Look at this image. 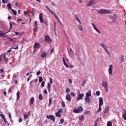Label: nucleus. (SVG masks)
Returning <instances> with one entry per match:
<instances>
[{
    "instance_id": "obj_1",
    "label": "nucleus",
    "mask_w": 126,
    "mask_h": 126,
    "mask_svg": "<svg viewBox=\"0 0 126 126\" xmlns=\"http://www.w3.org/2000/svg\"><path fill=\"white\" fill-rule=\"evenodd\" d=\"M89 97H90V98H92V94H91V90H89L88 92L86 93L85 101V102L87 103V104H93V100L89 98Z\"/></svg>"
},
{
    "instance_id": "obj_2",
    "label": "nucleus",
    "mask_w": 126,
    "mask_h": 126,
    "mask_svg": "<svg viewBox=\"0 0 126 126\" xmlns=\"http://www.w3.org/2000/svg\"><path fill=\"white\" fill-rule=\"evenodd\" d=\"M101 47L103 48V49L104 50V52L108 55L109 57H111V52H110V50L108 49V47H107V45H106L104 43L100 44Z\"/></svg>"
},
{
    "instance_id": "obj_3",
    "label": "nucleus",
    "mask_w": 126,
    "mask_h": 126,
    "mask_svg": "<svg viewBox=\"0 0 126 126\" xmlns=\"http://www.w3.org/2000/svg\"><path fill=\"white\" fill-rule=\"evenodd\" d=\"M111 12H112L111 11L105 9H99L97 11L98 14H108L109 13H111Z\"/></svg>"
},
{
    "instance_id": "obj_4",
    "label": "nucleus",
    "mask_w": 126,
    "mask_h": 126,
    "mask_svg": "<svg viewBox=\"0 0 126 126\" xmlns=\"http://www.w3.org/2000/svg\"><path fill=\"white\" fill-rule=\"evenodd\" d=\"M45 7H46V8H47V9H48L49 10V11H50V13H51V14L54 15V17L55 18H56L57 19V20H58L59 22L62 25V22H61L60 19L59 18V17L57 15V14H56L55 12H54V11H52V10L50 9V8H49V7H48L47 6H45Z\"/></svg>"
},
{
    "instance_id": "obj_5",
    "label": "nucleus",
    "mask_w": 126,
    "mask_h": 126,
    "mask_svg": "<svg viewBox=\"0 0 126 126\" xmlns=\"http://www.w3.org/2000/svg\"><path fill=\"white\" fill-rule=\"evenodd\" d=\"M73 112L75 114H78L79 113H82V112H83V107H81V106H79L77 108H74Z\"/></svg>"
},
{
    "instance_id": "obj_6",
    "label": "nucleus",
    "mask_w": 126,
    "mask_h": 126,
    "mask_svg": "<svg viewBox=\"0 0 126 126\" xmlns=\"http://www.w3.org/2000/svg\"><path fill=\"white\" fill-rule=\"evenodd\" d=\"M101 85L104 88L106 92H109V90L108 89V82L107 81H102Z\"/></svg>"
},
{
    "instance_id": "obj_7",
    "label": "nucleus",
    "mask_w": 126,
    "mask_h": 126,
    "mask_svg": "<svg viewBox=\"0 0 126 126\" xmlns=\"http://www.w3.org/2000/svg\"><path fill=\"white\" fill-rule=\"evenodd\" d=\"M39 18L40 23H44L45 25H48V23L47 22V21H44V20L43 19V14H39Z\"/></svg>"
},
{
    "instance_id": "obj_8",
    "label": "nucleus",
    "mask_w": 126,
    "mask_h": 126,
    "mask_svg": "<svg viewBox=\"0 0 126 126\" xmlns=\"http://www.w3.org/2000/svg\"><path fill=\"white\" fill-rule=\"evenodd\" d=\"M45 41L46 43H51L52 42V40H51V38H50V35L49 34H47L45 36Z\"/></svg>"
},
{
    "instance_id": "obj_9",
    "label": "nucleus",
    "mask_w": 126,
    "mask_h": 126,
    "mask_svg": "<svg viewBox=\"0 0 126 126\" xmlns=\"http://www.w3.org/2000/svg\"><path fill=\"white\" fill-rule=\"evenodd\" d=\"M113 68H114L113 64H111L108 68V73L110 75H112V74H113Z\"/></svg>"
},
{
    "instance_id": "obj_10",
    "label": "nucleus",
    "mask_w": 126,
    "mask_h": 126,
    "mask_svg": "<svg viewBox=\"0 0 126 126\" xmlns=\"http://www.w3.org/2000/svg\"><path fill=\"white\" fill-rule=\"evenodd\" d=\"M84 96V94H79L78 96L76 98V101H79V100H81L83 98Z\"/></svg>"
},
{
    "instance_id": "obj_11",
    "label": "nucleus",
    "mask_w": 126,
    "mask_h": 126,
    "mask_svg": "<svg viewBox=\"0 0 126 126\" xmlns=\"http://www.w3.org/2000/svg\"><path fill=\"white\" fill-rule=\"evenodd\" d=\"M47 119H49V120H51L53 122H55V116L53 115H50L49 116H46Z\"/></svg>"
},
{
    "instance_id": "obj_12",
    "label": "nucleus",
    "mask_w": 126,
    "mask_h": 126,
    "mask_svg": "<svg viewBox=\"0 0 126 126\" xmlns=\"http://www.w3.org/2000/svg\"><path fill=\"white\" fill-rule=\"evenodd\" d=\"M94 3H95V1H94L93 0H91L87 4V6H91L92 5H94Z\"/></svg>"
},
{
    "instance_id": "obj_13",
    "label": "nucleus",
    "mask_w": 126,
    "mask_h": 126,
    "mask_svg": "<svg viewBox=\"0 0 126 126\" xmlns=\"http://www.w3.org/2000/svg\"><path fill=\"white\" fill-rule=\"evenodd\" d=\"M34 49H40L41 48V45L39 43L35 42L33 45Z\"/></svg>"
},
{
    "instance_id": "obj_14",
    "label": "nucleus",
    "mask_w": 126,
    "mask_h": 126,
    "mask_svg": "<svg viewBox=\"0 0 126 126\" xmlns=\"http://www.w3.org/2000/svg\"><path fill=\"white\" fill-rule=\"evenodd\" d=\"M47 56V53H46V52L45 51H42L41 53V55H40V57L41 58H42V59H44V58H46V56Z\"/></svg>"
},
{
    "instance_id": "obj_15",
    "label": "nucleus",
    "mask_w": 126,
    "mask_h": 126,
    "mask_svg": "<svg viewBox=\"0 0 126 126\" xmlns=\"http://www.w3.org/2000/svg\"><path fill=\"white\" fill-rule=\"evenodd\" d=\"M99 104L98 106H102L104 104L103 101V97H99Z\"/></svg>"
},
{
    "instance_id": "obj_16",
    "label": "nucleus",
    "mask_w": 126,
    "mask_h": 126,
    "mask_svg": "<svg viewBox=\"0 0 126 126\" xmlns=\"http://www.w3.org/2000/svg\"><path fill=\"white\" fill-rule=\"evenodd\" d=\"M34 31L37 32V31H38V23H37L36 21H34Z\"/></svg>"
},
{
    "instance_id": "obj_17",
    "label": "nucleus",
    "mask_w": 126,
    "mask_h": 126,
    "mask_svg": "<svg viewBox=\"0 0 126 126\" xmlns=\"http://www.w3.org/2000/svg\"><path fill=\"white\" fill-rule=\"evenodd\" d=\"M9 32V31L4 32L0 30V37H2V36H4V35H6V34H7V33H8Z\"/></svg>"
},
{
    "instance_id": "obj_18",
    "label": "nucleus",
    "mask_w": 126,
    "mask_h": 126,
    "mask_svg": "<svg viewBox=\"0 0 126 126\" xmlns=\"http://www.w3.org/2000/svg\"><path fill=\"white\" fill-rule=\"evenodd\" d=\"M3 61L5 63H8V59L6 58V56H5V53L3 54Z\"/></svg>"
},
{
    "instance_id": "obj_19",
    "label": "nucleus",
    "mask_w": 126,
    "mask_h": 126,
    "mask_svg": "<svg viewBox=\"0 0 126 126\" xmlns=\"http://www.w3.org/2000/svg\"><path fill=\"white\" fill-rule=\"evenodd\" d=\"M92 25L94 29V30H95V31H96V32H97V33H98L99 34H100V31H99V30H97V28H96V26H95V25H94V23H92Z\"/></svg>"
},
{
    "instance_id": "obj_20",
    "label": "nucleus",
    "mask_w": 126,
    "mask_h": 126,
    "mask_svg": "<svg viewBox=\"0 0 126 126\" xmlns=\"http://www.w3.org/2000/svg\"><path fill=\"white\" fill-rule=\"evenodd\" d=\"M92 25L94 29V30H95V31H96V32H97V33H98L99 34H100V31H99V30H97V28H96V26H95V25H94V23H92Z\"/></svg>"
},
{
    "instance_id": "obj_21",
    "label": "nucleus",
    "mask_w": 126,
    "mask_h": 126,
    "mask_svg": "<svg viewBox=\"0 0 126 126\" xmlns=\"http://www.w3.org/2000/svg\"><path fill=\"white\" fill-rule=\"evenodd\" d=\"M92 25L94 29V30H95V31H96V32H97V33H98L99 34H100V31H99V30H97V28H96V26H95V25H94V23H92Z\"/></svg>"
},
{
    "instance_id": "obj_22",
    "label": "nucleus",
    "mask_w": 126,
    "mask_h": 126,
    "mask_svg": "<svg viewBox=\"0 0 126 126\" xmlns=\"http://www.w3.org/2000/svg\"><path fill=\"white\" fill-rule=\"evenodd\" d=\"M123 111H124V112L123 113L122 116L123 117L124 120L126 121V109H124Z\"/></svg>"
},
{
    "instance_id": "obj_23",
    "label": "nucleus",
    "mask_w": 126,
    "mask_h": 126,
    "mask_svg": "<svg viewBox=\"0 0 126 126\" xmlns=\"http://www.w3.org/2000/svg\"><path fill=\"white\" fill-rule=\"evenodd\" d=\"M66 99L67 101H70L71 100V98L70 97V94H67L66 95Z\"/></svg>"
},
{
    "instance_id": "obj_24",
    "label": "nucleus",
    "mask_w": 126,
    "mask_h": 126,
    "mask_svg": "<svg viewBox=\"0 0 126 126\" xmlns=\"http://www.w3.org/2000/svg\"><path fill=\"white\" fill-rule=\"evenodd\" d=\"M109 110H110V108L109 107V106H106L105 109L104 114H106V113H108Z\"/></svg>"
},
{
    "instance_id": "obj_25",
    "label": "nucleus",
    "mask_w": 126,
    "mask_h": 126,
    "mask_svg": "<svg viewBox=\"0 0 126 126\" xmlns=\"http://www.w3.org/2000/svg\"><path fill=\"white\" fill-rule=\"evenodd\" d=\"M63 63L64 65H65L66 67H68V65L66 64V62H65V60H64V58H63Z\"/></svg>"
},
{
    "instance_id": "obj_26",
    "label": "nucleus",
    "mask_w": 126,
    "mask_h": 126,
    "mask_svg": "<svg viewBox=\"0 0 126 126\" xmlns=\"http://www.w3.org/2000/svg\"><path fill=\"white\" fill-rule=\"evenodd\" d=\"M55 116H56V117H57L58 118H60V117H62V115H61V113L58 112H57L55 113Z\"/></svg>"
},
{
    "instance_id": "obj_27",
    "label": "nucleus",
    "mask_w": 126,
    "mask_h": 126,
    "mask_svg": "<svg viewBox=\"0 0 126 126\" xmlns=\"http://www.w3.org/2000/svg\"><path fill=\"white\" fill-rule=\"evenodd\" d=\"M0 113H1L0 114V117H1L2 120H4V119H5V116L3 115V114H2L1 112H0Z\"/></svg>"
},
{
    "instance_id": "obj_28",
    "label": "nucleus",
    "mask_w": 126,
    "mask_h": 126,
    "mask_svg": "<svg viewBox=\"0 0 126 126\" xmlns=\"http://www.w3.org/2000/svg\"><path fill=\"white\" fill-rule=\"evenodd\" d=\"M78 28H79V30H80V31H83V28L82 27V26H81V25H79L78 26Z\"/></svg>"
},
{
    "instance_id": "obj_29",
    "label": "nucleus",
    "mask_w": 126,
    "mask_h": 126,
    "mask_svg": "<svg viewBox=\"0 0 126 126\" xmlns=\"http://www.w3.org/2000/svg\"><path fill=\"white\" fill-rule=\"evenodd\" d=\"M51 83H48L47 85V89L49 91V92H50V90L51 89Z\"/></svg>"
},
{
    "instance_id": "obj_30",
    "label": "nucleus",
    "mask_w": 126,
    "mask_h": 126,
    "mask_svg": "<svg viewBox=\"0 0 126 126\" xmlns=\"http://www.w3.org/2000/svg\"><path fill=\"white\" fill-rule=\"evenodd\" d=\"M27 118H28V114H24V121H26V120H27Z\"/></svg>"
},
{
    "instance_id": "obj_31",
    "label": "nucleus",
    "mask_w": 126,
    "mask_h": 126,
    "mask_svg": "<svg viewBox=\"0 0 126 126\" xmlns=\"http://www.w3.org/2000/svg\"><path fill=\"white\" fill-rule=\"evenodd\" d=\"M64 122V120H63V118L61 119L60 120V122H59V125H63Z\"/></svg>"
},
{
    "instance_id": "obj_32",
    "label": "nucleus",
    "mask_w": 126,
    "mask_h": 126,
    "mask_svg": "<svg viewBox=\"0 0 126 126\" xmlns=\"http://www.w3.org/2000/svg\"><path fill=\"white\" fill-rule=\"evenodd\" d=\"M101 107H102V106L98 105V109L97 111V113H99V112H101V111L102 110V108H101Z\"/></svg>"
},
{
    "instance_id": "obj_33",
    "label": "nucleus",
    "mask_w": 126,
    "mask_h": 126,
    "mask_svg": "<svg viewBox=\"0 0 126 126\" xmlns=\"http://www.w3.org/2000/svg\"><path fill=\"white\" fill-rule=\"evenodd\" d=\"M11 11H12L14 15H17V12L14 10H13V9H11Z\"/></svg>"
},
{
    "instance_id": "obj_34",
    "label": "nucleus",
    "mask_w": 126,
    "mask_h": 126,
    "mask_svg": "<svg viewBox=\"0 0 126 126\" xmlns=\"http://www.w3.org/2000/svg\"><path fill=\"white\" fill-rule=\"evenodd\" d=\"M4 121V123L6 124L8 126H9V123H8V122H7V121H6V119L4 118V119H3Z\"/></svg>"
},
{
    "instance_id": "obj_35",
    "label": "nucleus",
    "mask_w": 126,
    "mask_h": 126,
    "mask_svg": "<svg viewBox=\"0 0 126 126\" xmlns=\"http://www.w3.org/2000/svg\"><path fill=\"white\" fill-rule=\"evenodd\" d=\"M34 97H32L31 99V103L32 105H33V103H34Z\"/></svg>"
},
{
    "instance_id": "obj_36",
    "label": "nucleus",
    "mask_w": 126,
    "mask_h": 126,
    "mask_svg": "<svg viewBox=\"0 0 126 126\" xmlns=\"http://www.w3.org/2000/svg\"><path fill=\"white\" fill-rule=\"evenodd\" d=\"M38 98H39V99L41 100H43V96H42V94H39Z\"/></svg>"
},
{
    "instance_id": "obj_37",
    "label": "nucleus",
    "mask_w": 126,
    "mask_h": 126,
    "mask_svg": "<svg viewBox=\"0 0 126 126\" xmlns=\"http://www.w3.org/2000/svg\"><path fill=\"white\" fill-rule=\"evenodd\" d=\"M52 104V98L49 99V102L48 104V107H51V105Z\"/></svg>"
},
{
    "instance_id": "obj_38",
    "label": "nucleus",
    "mask_w": 126,
    "mask_h": 126,
    "mask_svg": "<svg viewBox=\"0 0 126 126\" xmlns=\"http://www.w3.org/2000/svg\"><path fill=\"white\" fill-rule=\"evenodd\" d=\"M7 7L9 8V9H11V4L10 3H8L7 5Z\"/></svg>"
},
{
    "instance_id": "obj_39",
    "label": "nucleus",
    "mask_w": 126,
    "mask_h": 126,
    "mask_svg": "<svg viewBox=\"0 0 126 126\" xmlns=\"http://www.w3.org/2000/svg\"><path fill=\"white\" fill-rule=\"evenodd\" d=\"M76 19L77 21H78V22L80 23V24H81V21H80V20H79V18H78V17L76 16Z\"/></svg>"
},
{
    "instance_id": "obj_40",
    "label": "nucleus",
    "mask_w": 126,
    "mask_h": 126,
    "mask_svg": "<svg viewBox=\"0 0 126 126\" xmlns=\"http://www.w3.org/2000/svg\"><path fill=\"white\" fill-rule=\"evenodd\" d=\"M113 126V124H112V122L111 121L107 122V126Z\"/></svg>"
},
{
    "instance_id": "obj_41",
    "label": "nucleus",
    "mask_w": 126,
    "mask_h": 126,
    "mask_svg": "<svg viewBox=\"0 0 126 126\" xmlns=\"http://www.w3.org/2000/svg\"><path fill=\"white\" fill-rule=\"evenodd\" d=\"M85 83H86V80H84L82 83V86H84Z\"/></svg>"
},
{
    "instance_id": "obj_42",
    "label": "nucleus",
    "mask_w": 126,
    "mask_h": 126,
    "mask_svg": "<svg viewBox=\"0 0 126 126\" xmlns=\"http://www.w3.org/2000/svg\"><path fill=\"white\" fill-rule=\"evenodd\" d=\"M11 49H15V50H17L18 49V45L17 46V47H15V45H14L13 47L11 48Z\"/></svg>"
},
{
    "instance_id": "obj_43",
    "label": "nucleus",
    "mask_w": 126,
    "mask_h": 126,
    "mask_svg": "<svg viewBox=\"0 0 126 126\" xmlns=\"http://www.w3.org/2000/svg\"><path fill=\"white\" fill-rule=\"evenodd\" d=\"M100 120H101V118H97L95 122V123H98V122H100Z\"/></svg>"
},
{
    "instance_id": "obj_44",
    "label": "nucleus",
    "mask_w": 126,
    "mask_h": 126,
    "mask_svg": "<svg viewBox=\"0 0 126 126\" xmlns=\"http://www.w3.org/2000/svg\"><path fill=\"white\" fill-rule=\"evenodd\" d=\"M19 94H20V93H19V92H18L17 93V100H18V99H19Z\"/></svg>"
},
{
    "instance_id": "obj_45",
    "label": "nucleus",
    "mask_w": 126,
    "mask_h": 126,
    "mask_svg": "<svg viewBox=\"0 0 126 126\" xmlns=\"http://www.w3.org/2000/svg\"><path fill=\"white\" fill-rule=\"evenodd\" d=\"M43 81V78L42 77H39V82H42Z\"/></svg>"
},
{
    "instance_id": "obj_46",
    "label": "nucleus",
    "mask_w": 126,
    "mask_h": 126,
    "mask_svg": "<svg viewBox=\"0 0 126 126\" xmlns=\"http://www.w3.org/2000/svg\"><path fill=\"white\" fill-rule=\"evenodd\" d=\"M41 87H44L45 86V81H43L41 84Z\"/></svg>"
},
{
    "instance_id": "obj_47",
    "label": "nucleus",
    "mask_w": 126,
    "mask_h": 126,
    "mask_svg": "<svg viewBox=\"0 0 126 126\" xmlns=\"http://www.w3.org/2000/svg\"><path fill=\"white\" fill-rule=\"evenodd\" d=\"M96 96H99L100 95V92L99 91H97L96 92Z\"/></svg>"
},
{
    "instance_id": "obj_48",
    "label": "nucleus",
    "mask_w": 126,
    "mask_h": 126,
    "mask_svg": "<svg viewBox=\"0 0 126 126\" xmlns=\"http://www.w3.org/2000/svg\"><path fill=\"white\" fill-rule=\"evenodd\" d=\"M62 107H65V104H64V102L62 101Z\"/></svg>"
},
{
    "instance_id": "obj_49",
    "label": "nucleus",
    "mask_w": 126,
    "mask_h": 126,
    "mask_svg": "<svg viewBox=\"0 0 126 126\" xmlns=\"http://www.w3.org/2000/svg\"><path fill=\"white\" fill-rule=\"evenodd\" d=\"M124 56H122L121 57V58L120 59V61L121 62V63H123V62H124Z\"/></svg>"
},
{
    "instance_id": "obj_50",
    "label": "nucleus",
    "mask_w": 126,
    "mask_h": 126,
    "mask_svg": "<svg viewBox=\"0 0 126 126\" xmlns=\"http://www.w3.org/2000/svg\"><path fill=\"white\" fill-rule=\"evenodd\" d=\"M15 6H18L19 5V3L18 2H17V1L15 3Z\"/></svg>"
},
{
    "instance_id": "obj_51",
    "label": "nucleus",
    "mask_w": 126,
    "mask_h": 126,
    "mask_svg": "<svg viewBox=\"0 0 126 126\" xmlns=\"http://www.w3.org/2000/svg\"><path fill=\"white\" fill-rule=\"evenodd\" d=\"M36 11V9L34 8L32 9V12L34 13Z\"/></svg>"
},
{
    "instance_id": "obj_52",
    "label": "nucleus",
    "mask_w": 126,
    "mask_h": 126,
    "mask_svg": "<svg viewBox=\"0 0 126 126\" xmlns=\"http://www.w3.org/2000/svg\"><path fill=\"white\" fill-rule=\"evenodd\" d=\"M50 82L51 84H53V78H50Z\"/></svg>"
},
{
    "instance_id": "obj_53",
    "label": "nucleus",
    "mask_w": 126,
    "mask_h": 126,
    "mask_svg": "<svg viewBox=\"0 0 126 126\" xmlns=\"http://www.w3.org/2000/svg\"><path fill=\"white\" fill-rule=\"evenodd\" d=\"M58 113H63V109H59L58 110Z\"/></svg>"
},
{
    "instance_id": "obj_54",
    "label": "nucleus",
    "mask_w": 126,
    "mask_h": 126,
    "mask_svg": "<svg viewBox=\"0 0 126 126\" xmlns=\"http://www.w3.org/2000/svg\"><path fill=\"white\" fill-rule=\"evenodd\" d=\"M69 91H70V89H69V88H67V89H66V92L67 93H68L69 92Z\"/></svg>"
},
{
    "instance_id": "obj_55",
    "label": "nucleus",
    "mask_w": 126,
    "mask_h": 126,
    "mask_svg": "<svg viewBox=\"0 0 126 126\" xmlns=\"http://www.w3.org/2000/svg\"><path fill=\"white\" fill-rule=\"evenodd\" d=\"M85 114L86 115H89V114H90V111H86Z\"/></svg>"
},
{
    "instance_id": "obj_56",
    "label": "nucleus",
    "mask_w": 126,
    "mask_h": 126,
    "mask_svg": "<svg viewBox=\"0 0 126 126\" xmlns=\"http://www.w3.org/2000/svg\"><path fill=\"white\" fill-rule=\"evenodd\" d=\"M79 120H80V121H83V115H82V116H81V118H79Z\"/></svg>"
},
{
    "instance_id": "obj_57",
    "label": "nucleus",
    "mask_w": 126,
    "mask_h": 126,
    "mask_svg": "<svg viewBox=\"0 0 126 126\" xmlns=\"http://www.w3.org/2000/svg\"><path fill=\"white\" fill-rule=\"evenodd\" d=\"M71 96H73V97H74L75 96V94L74 93H71Z\"/></svg>"
},
{
    "instance_id": "obj_58",
    "label": "nucleus",
    "mask_w": 126,
    "mask_h": 126,
    "mask_svg": "<svg viewBox=\"0 0 126 126\" xmlns=\"http://www.w3.org/2000/svg\"><path fill=\"white\" fill-rule=\"evenodd\" d=\"M39 74H41V71H39L36 72V75H39Z\"/></svg>"
},
{
    "instance_id": "obj_59",
    "label": "nucleus",
    "mask_w": 126,
    "mask_h": 126,
    "mask_svg": "<svg viewBox=\"0 0 126 126\" xmlns=\"http://www.w3.org/2000/svg\"><path fill=\"white\" fill-rule=\"evenodd\" d=\"M8 116L9 118L10 119V121H11V114L10 113H9Z\"/></svg>"
},
{
    "instance_id": "obj_60",
    "label": "nucleus",
    "mask_w": 126,
    "mask_h": 126,
    "mask_svg": "<svg viewBox=\"0 0 126 126\" xmlns=\"http://www.w3.org/2000/svg\"><path fill=\"white\" fill-rule=\"evenodd\" d=\"M14 33L16 34V35H20V33H19V32H14Z\"/></svg>"
},
{
    "instance_id": "obj_61",
    "label": "nucleus",
    "mask_w": 126,
    "mask_h": 126,
    "mask_svg": "<svg viewBox=\"0 0 126 126\" xmlns=\"http://www.w3.org/2000/svg\"><path fill=\"white\" fill-rule=\"evenodd\" d=\"M21 122H22V118H20L19 119V123H21Z\"/></svg>"
},
{
    "instance_id": "obj_62",
    "label": "nucleus",
    "mask_w": 126,
    "mask_h": 126,
    "mask_svg": "<svg viewBox=\"0 0 126 126\" xmlns=\"http://www.w3.org/2000/svg\"><path fill=\"white\" fill-rule=\"evenodd\" d=\"M24 14H25V15H27V14H28V12H27V11H25Z\"/></svg>"
},
{
    "instance_id": "obj_63",
    "label": "nucleus",
    "mask_w": 126,
    "mask_h": 126,
    "mask_svg": "<svg viewBox=\"0 0 126 126\" xmlns=\"http://www.w3.org/2000/svg\"><path fill=\"white\" fill-rule=\"evenodd\" d=\"M114 18H115V19H117V18L118 17L117 16V15H114V16H113Z\"/></svg>"
},
{
    "instance_id": "obj_64",
    "label": "nucleus",
    "mask_w": 126,
    "mask_h": 126,
    "mask_svg": "<svg viewBox=\"0 0 126 126\" xmlns=\"http://www.w3.org/2000/svg\"><path fill=\"white\" fill-rule=\"evenodd\" d=\"M44 94H48V92H47V90H44Z\"/></svg>"
}]
</instances>
